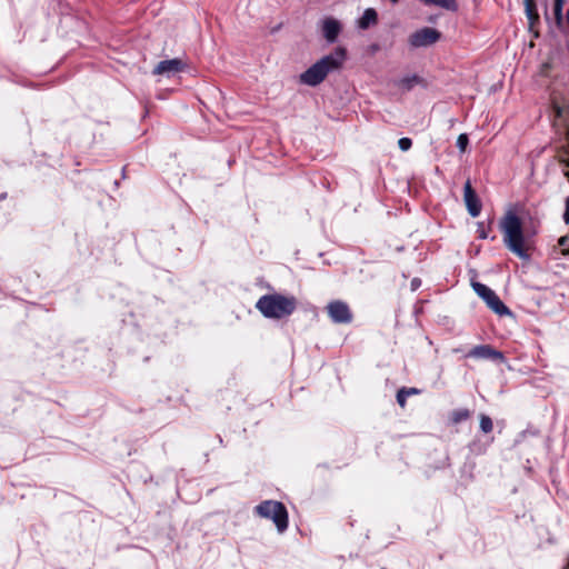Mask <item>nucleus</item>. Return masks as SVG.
<instances>
[{
    "label": "nucleus",
    "mask_w": 569,
    "mask_h": 569,
    "mask_svg": "<svg viewBox=\"0 0 569 569\" xmlns=\"http://www.w3.org/2000/svg\"><path fill=\"white\" fill-rule=\"evenodd\" d=\"M505 246L522 260L529 259L530 244L525 238L522 222L513 212L508 211L500 221Z\"/></svg>",
    "instance_id": "obj_1"
},
{
    "label": "nucleus",
    "mask_w": 569,
    "mask_h": 569,
    "mask_svg": "<svg viewBox=\"0 0 569 569\" xmlns=\"http://www.w3.org/2000/svg\"><path fill=\"white\" fill-rule=\"evenodd\" d=\"M346 49L338 47L328 56H325L305 72L300 74V82L307 86H318L326 77L338 69H340L346 60Z\"/></svg>",
    "instance_id": "obj_2"
},
{
    "label": "nucleus",
    "mask_w": 569,
    "mask_h": 569,
    "mask_svg": "<svg viewBox=\"0 0 569 569\" xmlns=\"http://www.w3.org/2000/svg\"><path fill=\"white\" fill-rule=\"evenodd\" d=\"M256 307L267 318H283L290 316L296 307L297 300L292 296L272 293L262 296Z\"/></svg>",
    "instance_id": "obj_3"
},
{
    "label": "nucleus",
    "mask_w": 569,
    "mask_h": 569,
    "mask_svg": "<svg viewBox=\"0 0 569 569\" xmlns=\"http://www.w3.org/2000/svg\"><path fill=\"white\" fill-rule=\"evenodd\" d=\"M254 513L260 518L272 520L279 532L288 529V510L280 501L264 500L254 507Z\"/></svg>",
    "instance_id": "obj_4"
},
{
    "label": "nucleus",
    "mask_w": 569,
    "mask_h": 569,
    "mask_svg": "<svg viewBox=\"0 0 569 569\" xmlns=\"http://www.w3.org/2000/svg\"><path fill=\"white\" fill-rule=\"evenodd\" d=\"M440 38L441 33L437 29L425 27L411 33L408 42L411 48H422L435 44Z\"/></svg>",
    "instance_id": "obj_5"
},
{
    "label": "nucleus",
    "mask_w": 569,
    "mask_h": 569,
    "mask_svg": "<svg viewBox=\"0 0 569 569\" xmlns=\"http://www.w3.org/2000/svg\"><path fill=\"white\" fill-rule=\"evenodd\" d=\"M466 358L473 359H488L495 362L505 361V356L501 351L495 349L490 345H479L471 348L467 353Z\"/></svg>",
    "instance_id": "obj_6"
},
{
    "label": "nucleus",
    "mask_w": 569,
    "mask_h": 569,
    "mask_svg": "<svg viewBox=\"0 0 569 569\" xmlns=\"http://www.w3.org/2000/svg\"><path fill=\"white\" fill-rule=\"evenodd\" d=\"M463 200L469 214L473 218L478 217L482 206L469 180H467L463 187Z\"/></svg>",
    "instance_id": "obj_7"
},
{
    "label": "nucleus",
    "mask_w": 569,
    "mask_h": 569,
    "mask_svg": "<svg viewBox=\"0 0 569 569\" xmlns=\"http://www.w3.org/2000/svg\"><path fill=\"white\" fill-rule=\"evenodd\" d=\"M327 310L332 320H350L352 318L349 306L340 300L330 302Z\"/></svg>",
    "instance_id": "obj_8"
},
{
    "label": "nucleus",
    "mask_w": 569,
    "mask_h": 569,
    "mask_svg": "<svg viewBox=\"0 0 569 569\" xmlns=\"http://www.w3.org/2000/svg\"><path fill=\"white\" fill-rule=\"evenodd\" d=\"M341 31V24L333 18H326L322 22V33L330 43L335 42Z\"/></svg>",
    "instance_id": "obj_9"
},
{
    "label": "nucleus",
    "mask_w": 569,
    "mask_h": 569,
    "mask_svg": "<svg viewBox=\"0 0 569 569\" xmlns=\"http://www.w3.org/2000/svg\"><path fill=\"white\" fill-rule=\"evenodd\" d=\"M183 68L180 59L160 61L153 70L154 74H170L181 71Z\"/></svg>",
    "instance_id": "obj_10"
},
{
    "label": "nucleus",
    "mask_w": 569,
    "mask_h": 569,
    "mask_svg": "<svg viewBox=\"0 0 569 569\" xmlns=\"http://www.w3.org/2000/svg\"><path fill=\"white\" fill-rule=\"evenodd\" d=\"M472 289L475 292L486 302L488 303L490 300H492L497 295L493 290H491L489 287H487L483 283L473 281L471 283Z\"/></svg>",
    "instance_id": "obj_11"
},
{
    "label": "nucleus",
    "mask_w": 569,
    "mask_h": 569,
    "mask_svg": "<svg viewBox=\"0 0 569 569\" xmlns=\"http://www.w3.org/2000/svg\"><path fill=\"white\" fill-rule=\"evenodd\" d=\"M378 20V16L375 9H367L362 17L358 21V26L360 29H368L370 26L376 24Z\"/></svg>",
    "instance_id": "obj_12"
},
{
    "label": "nucleus",
    "mask_w": 569,
    "mask_h": 569,
    "mask_svg": "<svg viewBox=\"0 0 569 569\" xmlns=\"http://www.w3.org/2000/svg\"><path fill=\"white\" fill-rule=\"evenodd\" d=\"M422 81L423 80L419 76L412 74V76L405 77V78L398 80L397 81V87L399 89H401L402 91H409L415 86L422 83Z\"/></svg>",
    "instance_id": "obj_13"
},
{
    "label": "nucleus",
    "mask_w": 569,
    "mask_h": 569,
    "mask_svg": "<svg viewBox=\"0 0 569 569\" xmlns=\"http://www.w3.org/2000/svg\"><path fill=\"white\" fill-rule=\"evenodd\" d=\"M487 306L499 317L510 316L509 309L506 307V305L501 301V299L498 296L490 300L487 303Z\"/></svg>",
    "instance_id": "obj_14"
},
{
    "label": "nucleus",
    "mask_w": 569,
    "mask_h": 569,
    "mask_svg": "<svg viewBox=\"0 0 569 569\" xmlns=\"http://www.w3.org/2000/svg\"><path fill=\"white\" fill-rule=\"evenodd\" d=\"M472 412L467 408L455 409L450 412L449 419L452 425L468 420Z\"/></svg>",
    "instance_id": "obj_15"
},
{
    "label": "nucleus",
    "mask_w": 569,
    "mask_h": 569,
    "mask_svg": "<svg viewBox=\"0 0 569 569\" xmlns=\"http://www.w3.org/2000/svg\"><path fill=\"white\" fill-rule=\"evenodd\" d=\"M523 3H525L526 13L530 21V24H533L535 22H537L539 20V14L537 11L535 0H523Z\"/></svg>",
    "instance_id": "obj_16"
},
{
    "label": "nucleus",
    "mask_w": 569,
    "mask_h": 569,
    "mask_svg": "<svg viewBox=\"0 0 569 569\" xmlns=\"http://www.w3.org/2000/svg\"><path fill=\"white\" fill-rule=\"evenodd\" d=\"M427 6H437L445 8L447 10H456L457 9V2L456 0H420Z\"/></svg>",
    "instance_id": "obj_17"
},
{
    "label": "nucleus",
    "mask_w": 569,
    "mask_h": 569,
    "mask_svg": "<svg viewBox=\"0 0 569 569\" xmlns=\"http://www.w3.org/2000/svg\"><path fill=\"white\" fill-rule=\"evenodd\" d=\"M479 421H480V430L483 433H490L493 430V422L489 416L481 413L479 416Z\"/></svg>",
    "instance_id": "obj_18"
},
{
    "label": "nucleus",
    "mask_w": 569,
    "mask_h": 569,
    "mask_svg": "<svg viewBox=\"0 0 569 569\" xmlns=\"http://www.w3.org/2000/svg\"><path fill=\"white\" fill-rule=\"evenodd\" d=\"M560 163L569 168V147H562L558 153ZM565 176L569 179V169L565 171Z\"/></svg>",
    "instance_id": "obj_19"
},
{
    "label": "nucleus",
    "mask_w": 569,
    "mask_h": 569,
    "mask_svg": "<svg viewBox=\"0 0 569 569\" xmlns=\"http://www.w3.org/2000/svg\"><path fill=\"white\" fill-rule=\"evenodd\" d=\"M565 0H555L553 13L558 23L562 20V8Z\"/></svg>",
    "instance_id": "obj_20"
},
{
    "label": "nucleus",
    "mask_w": 569,
    "mask_h": 569,
    "mask_svg": "<svg viewBox=\"0 0 569 569\" xmlns=\"http://www.w3.org/2000/svg\"><path fill=\"white\" fill-rule=\"evenodd\" d=\"M409 396H407V388L406 387H402L398 390L397 392V402L398 405L403 409L406 407V403H407V399H408Z\"/></svg>",
    "instance_id": "obj_21"
},
{
    "label": "nucleus",
    "mask_w": 569,
    "mask_h": 569,
    "mask_svg": "<svg viewBox=\"0 0 569 569\" xmlns=\"http://www.w3.org/2000/svg\"><path fill=\"white\" fill-rule=\"evenodd\" d=\"M468 143H469L468 136L466 133L459 134V137L457 139V147L459 148V150L461 152L466 151Z\"/></svg>",
    "instance_id": "obj_22"
},
{
    "label": "nucleus",
    "mask_w": 569,
    "mask_h": 569,
    "mask_svg": "<svg viewBox=\"0 0 569 569\" xmlns=\"http://www.w3.org/2000/svg\"><path fill=\"white\" fill-rule=\"evenodd\" d=\"M412 141L409 138H401L398 141V146L402 151H408L411 148Z\"/></svg>",
    "instance_id": "obj_23"
},
{
    "label": "nucleus",
    "mask_w": 569,
    "mask_h": 569,
    "mask_svg": "<svg viewBox=\"0 0 569 569\" xmlns=\"http://www.w3.org/2000/svg\"><path fill=\"white\" fill-rule=\"evenodd\" d=\"M477 232L480 239L488 238V231L483 222L477 223Z\"/></svg>",
    "instance_id": "obj_24"
},
{
    "label": "nucleus",
    "mask_w": 569,
    "mask_h": 569,
    "mask_svg": "<svg viewBox=\"0 0 569 569\" xmlns=\"http://www.w3.org/2000/svg\"><path fill=\"white\" fill-rule=\"evenodd\" d=\"M563 220L567 224L569 223V197L566 199V210L563 213Z\"/></svg>",
    "instance_id": "obj_25"
},
{
    "label": "nucleus",
    "mask_w": 569,
    "mask_h": 569,
    "mask_svg": "<svg viewBox=\"0 0 569 569\" xmlns=\"http://www.w3.org/2000/svg\"><path fill=\"white\" fill-rule=\"evenodd\" d=\"M553 111H555L557 118L562 117L563 109L560 106H558L557 103H553Z\"/></svg>",
    "instance_id": "obj_26"
},
{
    "label": "nucleus",
    "mask_w": 569,
    "mask_h": 569,
    "mask_svg": "<svg viewBox=\"0 0 569 569\" xmlns=\"http://www.w3.org/2000/svg\"><path fill=\"white\" fill-rule=\"evenodd\" d=\"M420 390L417 388H407V396L419 395Z\"/></svg>",
    "instance_id": "obj_27"
},
{
    "label": "nucleus",
    "mask_w": 569,
    "mask_h": 569,
    "mask_svg": "<svg viewBox=\"0 0 569 569\" xmlns=\"http://www.w3.org/2000/svg\"><path fill=\"white\" fill-rule=\"evenodd\" d=\"M566 137H567V139L569 140V127H568V130H567Z\"/></svg>",
    "instance_id": "obj_28"
},
{
    "label": "nucleus",
    "mask_w": 569,
    "mask_h": 569,
    "mask_svg": "<svg viewBox=\"0 0 569 569\" xmlns=\"http://www.w3.org/2000/svg\"><path fill=\"white\" fill-rule=\"evenodd\" d=\"M559 242H560V244H563L565 238H561Z\"/></svg>",
    "instance_id": "obj_29"
},
{
    "label": "nucleus",
    "mask_w": 569,
    "mask_h": 569,
    "mask_svg": "<svg viewBox=\"0 0 569 569\" xmlns=\"http://www.w3.org/2000/svg\"><path fill=\"white\" fill-rule=\"evenodd\" d=\"M563 569H569V558H568L567 566Z\"/></svg>",
    "instance_id": "obj_30"
},
{
    "label": "nucleus",
    "mask_w": 569,
    "mask_h": 569,
    "mask_svg": "<svg viewBox=\"0 0 569 569\" xmlns=\"http://www.w3.org/2000/svg\"><path fill=\"white\" fill-rule=\"evenodd\" d=\"M391 1H392V3H397L398 2V0H391Z\"/></svg>",
    "instance_id": "obj_31"
}]
</instances>
